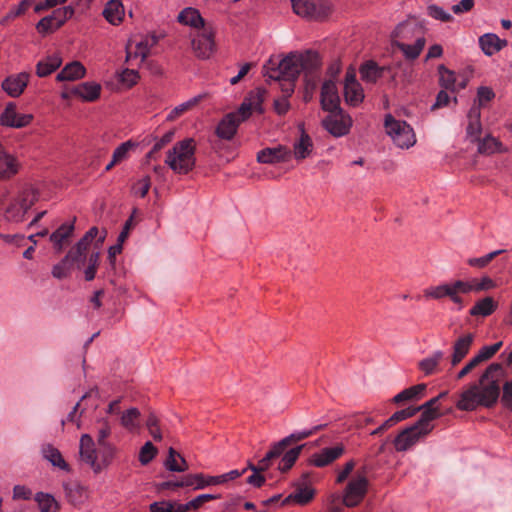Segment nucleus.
<instances>
[{"label": "nucleus", "instance_id": "nucleus-1", "mask_svg": "<svg viewBox=\"0 0 512 512\" xmlns=\"http://www.w3.org/2000/svg\"><path fill=\"white\" fill-rule=\"evenodd\" d=\"M321 61L319 55L313 51L304 53H290L280 61L270 58L264 65V75L270 80L279 82L283 96L274 101L277 114L285 115L290 104L288 98L293 94L295 81L301 72H304L307 88L315 89L319 78Z\"/></svg>", "mask_w": 512, "mask_h": 512}, {"label": "nucleus", "instance_id": "nucleus-2", "mask_svg": "<svg viewBox=\"0 0 512 512\" xmlns=\"http://www.w3.org/2000/svg\"><path fill=\"white\" fill-rule=\"evenodd\" d=\"M503 377V365L491 363L481 374L478 383H471L460 394L456 407L461 411H473L479 406H494L500 396V380Z\"/></svg>", "mask_w": 512, "mask_h": 512}, {"label": "nucleus", "instance_id": "nucleus-3", "mask_svg": "<svg viewBox=\"0 0 512 512\" xmlns=\"http://www.w3.org/2000/svg\"><path fill=\"white\" fill-rule=\"evenodd\" d=\"M116 452L117 448L112 443L96 445L89 434H83L80 438V458L94 473H100L106 469L112 463Z\"/></svg>", "mask_w": 512, "mask_h": 512}, {"label": "nucleus", "instance_id": "nucleus-4", "mask_svg": "<svg viewBox=\"0 0 512 512\" xmlns=\"http://www.w3.org/2000/svg\"><path fill=\"white\" fill-rule=\"evenodd\" d=\"M196 145L193 138H186L177 142L171 150L167 152L165 163L178 174H187L195 166Z\"/></svg>", "mask_w": 512, "mask_h": 512}, {"label": "nucleus", "instance_id": "nucleus-5", "mask_svg": "<svg viewBox=\"0 0 512 512\" xmlns=\"http://www.w3.org/2000/svg\"><path fill=\"white\" fill-rule=\"evenodd\" d=\"M293 11L304 18L321 21L332 12L329 0H292Z\"/></svg>", "mask_w": 512, "mask_h": 512}, {"label": "nucleus", "instance_id": "nucleus-6", "mask_svg": "<svg viewBox=\"0 0 512 512\" xmlns=\"http://www.w3.org/2000/svg\"><path fill=\"white\" fill-rule=\"evenodd\" d=\"M385 128L394 143L400 148H409L416 142L412 127L405 121L396 120L393 116L385 118Z\"/></svg>", "mask_w": 512, "mask_h": 512}, {"label": "nucleus", "instance_id": "nucleus-7", "mask_svg": "<svg viewBox=\"0 0 512 512\" xmlns=\"http://www.w3.org/2000/svg\"><path fill=\"white\" fill-rule=\"evenodd\" d=\"M433 429V425L420 424L418 420L415 424L401 431L394 440L397 451H406L416 444L420 438L428 435Z\"/></svg>", "mask_w": 512, "mask_h": 512}, {"label": "nucleus", "instance_id": "nucleus-8", "mask_svg": "<svg viewBox=\"0 0 512 512\" xmlns=\"http://www.w3.org/2000/svg\"><path fill=\"white\" fill-rule=\"evenodd\" d=\"M215 30L212 25L204 27L195 33L192 38L191 46L196 57L208 59L216 50Z\"/></svg>", "mask_w": 512, "mask_h": 512}, {"label": "nucleus", "instance_id": "nucleus-9", "mask_svg": "<svg viewBox=\"0 0 512 512\" xmlns=\"http://www.w3.org/2000/svg\"><path fill=\"white\" fill-rule=\"evenodd\" d=\"M368 480L364 475L358 474L352 478L345 489L343 502L347 507L357 506L365 497Z\"/></svg>", "mask_w": 512, "mask_h": 512}, {"label": "nucleus", "instance_id": "nucleus-10", "mask_svg": "<svg viewBox=\"0 0 512 512\" xmlns=\"http://www.w3.org/2000/svg\"><path fill=\"white\" fill-rule=\"evenodd\" d=\"M322 124L330 134L335 137H341L349 132L352 120L349 115L339 108L335 112H330V115L323 119Z\"/></svg>", "mask_w": 512, "mask_h": 512}, {"label": "nucleus", "instance_id": "nucleus-11", "mask_svg": "<svg viewBox=\"0 0 512 512\" xmlns=\"http://www.w3.org/2000/svg\"><path fill=\"white\" fill-rule=\"evenodd\" d=\"M424 26L416 19H409L400 23L392 33V45L394 40L408 43L418 38H425Z\"/></svg>", "mask_w": 512, "mask_h": 512}, {"label": "nucleus", "instance_id": "nucleus-12", "mask_svg": "<svg viewBox=\"0 0 512 512\" xmlns=\"http://www.w3.org/2000/svg\"><path fill=\"white\" fill-rule=\"evenodd\" d=\"M73 14L74 9L71 6L56 9L51 15L42 18L37 23L36 28L40 33L53 32L60 28Z\"/></svg>", "mask_w": 512, "mask_h": 512}, {"label": "nucleus", "instance_id": "nucleus-13", "mask_svg": "<svg viewBox=\"0 0 512 512\" xmlns=\"http://www.w3.org/2000/svg\"><path fill=\"white\" fill-rule=\"evenodd\" d=\"M266 95V89L260 87L249 92L248 95L243 100L242 104L240 105L239 109L237 110L238 113L241 115L240 120L248 119L252 112L263 113L264 110L262 104L265 100Z\"/></svg>", "mask_w": 512, "mask_h": 512}, {"label": "nucleus", "instance_id": "nucleus-14", "mask_svg": "<svg viewBox=\"0 0 512 512\" xmlns=\"http://www.w3.org/2000/svg\"><path fill=\"white\" fill-rule=\"evenodd\" d=\"M475 335L466 333L459 336L452 344L451 355L449 357L451 367L458 366L463 359L469 354L473 345Z\"/></svg>", "mask_w": 512, "mask_h": 512}, {"label": "nucleus", "instance_id": "nucleus-15", "mask_svg": "<svg viewBox=\"0 0 512 512\" xmlns=\"http://www.w3.org/2000/svg\"><path fill=\"white\" fill-rule=\"evenodd\" d=\"M33 120L32 114H20L16 111V104L9 102L0 116V122L3 126L12 128H23L28 126Z\"/></svg>", "mask_w": 512, "mask_h": 512}, {"label": "nucleus", "instance_id": "nucleus-16", "mask_svg": "<svg viewBox=\"0 0 512 512\" xmlns=\"http://www.w3.org/2000/svg\"><path fill=\"white\" fill-rule=\"evenodd\" d=\"M291 150L283 145L267 147L257 153V161L263 164H277L291 159Z\"/></svg>", "mask_w": 512, "mask_h": 512}, {"label": "nucleus", "instance_id": "nucleus-17", "mask_svg": "<svg viewBox=\"0 0 512 512\" xmlns=\"http://www.w3.org/2000/svg\"><path fill=\"white\" fill-rule=\"evenodd\" d=\"M321 106L328 112H335L340 108V97L338 89L333 79L324 81L321 87Z\"/></svg>", "mask_w": 512, "mask_h": 512}, {"label": "nucleus", "instance_id": "nucleus-18", "mask_svg": "<svg viewBox=\"0 0 512 512\" xmlns=\"http://www.w3.org/2000/svg\"><path fill=\"white\" fill-rule=\"evenodd\" d=\"M240 119L238 111L226 114L216 127V135L223 140L233 139L239 125L244 121Z\"/></svg>", "mask_w": 512, "mask_h": 512}, {"label": "nucleus", "instance_id": "nucleus-19", "mask_svg": "<svg viewBox=\"0 0 512 512\" xmlns=\"http://www.w3.org/2000/svg\"><path fill=\"white\" fill-rule=\"evenodd\" d=\"M344 97L345 101L352 105L357 106L364 99V92L361 84L356 80L353 72H347L344 83Z\"/></svg>", "mask_w": 512, "mask_h": 512}, {"label": "nucleus", "instance_id": "nucleus-20", "mask_svg": "<svg viewBox=\"0 0 512 512\" xmlns=\"http://www.w3.org/2000/svg\"><path fill=\"white\" fill-rule=\"evenodd\" d=\"M29 77L27 72L10 75L2 82V89L11 97H19L27 87Z\"/></svg>", "mask_w": 512, "mask_h": 512}, {"label": "nucleus", "instance_id": "nucleus-21", "mask_svg": "<svg viewBox=\"0 0 512 512\" xmlns=\"http://www.w3.org/2000/svg\"><path fill=\"white\" fill-rule=\"evenodd\" d=\"M345 448L342 444H338L335 447H329L322 449L319 453H315L312 456V463L316 467H325L344 454Z\"/></svg>", "mask_w": 512, "mask_h": 512}, {"label": "nucleus", "instance_id": "nucleus-22", "mask_svg": "<svg viewBox=\"0 0 512 512\" xmlns=\"http://www.w3.org/2000/svg\"><path fill=\"white\" fill-rule=\"evenodd\" d=\"M177 19L181 24L191 26L197 29V31L202 30L204 29V27H209L211 25L205 22V20L202 18L198 10L191 7L183 9L179 13Z\"/></svg>", "mask_w": 512, "mask_h": 512}, {"label": "nucleus", "instance_id": "nucleus-23", "mask_svg": "<svg viewBox=\"0 0 512 512\" xmlns=\"http://www.w3.org/2000/svg\"><path fill=\"white\" fill-rule=\"evenodd\" d=\"M479 45L485 55L491 56L505 47L507 41L500 39L496 34L487 33L479 38Z\"/></svg>", "mask_w": 512, "mask_h": 512}, {"label": "nucleus", "instance_id": "nucleus-24", "mask_svg": "<svg viewBox=\"0 0 512 512\" xmlns=\"http://www.w3.org/2000/svg\"><path fill=\"white\" fill-rule=\"evenodd\" d=\"M389 70V67L378 66L374 61H367L360 67V75L363 81L367 83H376L381 78L385 71Z\"/></svg>", "mask_w": 512, "mask_h": 512}, {"label": "nucleus", "instance_id": "nucleus-25", "mask_svg": "<svg viewBox=\"0 0 512 512\" xmlns=\"http://www.w3.org/2000/svg\"><path fill=\"white\" fill-rule=\"evenodd\" d=\"M425 44V38H418L414 41L413 44L394 40L393 46L397 47L404 54L406 59L414 60L421 54Z\"/></svg>", "mask_w": 512, "mask_h": 512}, {"label": "nucleus", "instance_id": "nucleus-26", "mask_svg": "<svg viewBox=\"0 0 512 512\" xmlns=\"http://www.w3.org/2000/svg\"><path fill=\"white\" fill-rule=\"evenodd\" d=\"M62 64V58L59 54L48 55L40 60L36 65V74L38 77H46L56 71Z\"/></svg>", "mask_w": 512, "mask_h": 512}, {"label": "nucleus", "instance_id": "nucleus-27", "mask_svg": "<svg viewBox=\"0 0 512 512\" xmlns=\"http://www.w3.org/2000/svg\"><path fill=\"white\" fill-rule=\"evenodd\" d=\"M444 352L436 350L418 363L419 369L425 375H432L439 371L440 362L444 359Z\"/></svg>", "mask_w": 512, "mask_h": 512}, {"label": "nucleus", "instance_id": "nucleus-28", "mask_svg": "<svg viewBox=\"0 0 512 512\" xmlns=\"http://www.w3.org/2000/svg\"><path fill=\"white\" fill-rule=\"evenodd\" d=\"M313 150V142L310 136L304 131H301V135L293 145V154L295 159L304 160L310 156Z\"/></svg>", "mask_w": 512, "mask_h": 512}, {"label": "nucleus", "instance_id": "nucleus-29", "mask_svg": "<svg viewBox=\"0 0 512 512\" xmlns=\"http://www.w3.org/2000/svg\"><path fill=\"white\" fill-rule=\"evenodd\" d=\"M73 231V223H64L51 234L50 241L54 244V248L57 253H60L63 250L66 241L70 238Z\"/></svg>", "mask_w": 512, "mask_h": 512}, {"label": "nucleus", "instance_id": "nucleus-30", "mask_svg": "<svg viewBox=\"0 0 512 512\" xmlns=\"http://www.w3.org/2000/svg\"><path fill=\"white\" fill-rule=\"evenodd\" d=\"M86 72L85 67L78 61H73L67 64L58 74L56 79L58 81H74L84 77Z\"/></svg>", "mask_w": 512, "mask_h": 512}, {"label": "nucleus", "instance_id": "nucleus-31", "mask_svg": "<svg viewBox=\"0 0 512 512\" xmlns=\"http://www.w3.org/2000/svg\"><path fill=\"white\" fill-rule=\"evenodd\" d=\"M18 171L16 159L8 154L0 144V178H10Z\"/></svg>", "mask_w": 512, "mask_h": 512}, {"label": "nucleus", "instance_id": "nucleus-32", "mask_svg": "<svg viewBox=\"0 0 512 512\" xmlns=\"http://www.w3.org/2000/svg\"><path fill=\"white\" fill-rule=\"evenodd\" d=\"M101 86L93 82H85L76 86L72 93L86 101H94L100 96Z\"/></svg>", "mask_w": 512, "mask_h": 512}, {"label": "nucleus", "instance_id": "nucleus-33", "mask_svg": "<svg viewBox=\"0 0 512 512\" xmlns=\"http://www.w3.org/2000/svg\"><path fill=\"white\" fill-rule=\"evenodd\" d=\"M103 15L109 23L118 25L124 16V7L119 0H110L103 11Z\"/></svg>", "mask_w": 512, "mask_h": 512}, {"label": "nucleus", "instance_id": "nucleus-34", "mask_svg": "<svg viewBox=\"0 0 512 512\" xmlns=\"http://www.w3.org/2000/svg\"><path fill=\"white\" fill-rule=\"evenodd\" d=\"M426 388L427 385L424 383L406 388L397 395H395L392 399V402L395 404H400L406 401L419 399L425 392Z\"/></svg>", "mask_w": 512, "mask_h": 512}, {"label": "nucleus", "instance_id": "nucleus-35", "mask_svg": "<svg viewBox=\"0 0 512 512\" xmlns=\"http://www.w3.org/2000/svg\"><path fill=\"white\" fill-rule=\"evenodd\" d=\"M437 403L438 400L436 397H434L425 402L423 405L419 406V409L422 410V414L419 418L420 424L424 422L426 425H432L431 422L438 419L442 415L439 411V408L436 407Z\"/></svg>", "mask_w": 512, "mask_h": 512}, {"label": "nucleus", "instance_id": "nucleus-36", "mask_svg": "<svg viewBox=\"0 0 512 512\" xmlns=\"http://www.w3.org/2000/svg\"><path fill=\"white\" fill-rule=\"evenodd\" d=\"M41 451L43 457L47 459L53 466H56L65 471L69 470V465L63 459L60 451L53 447L51 444L43 445Z\"/></svg>", "mask_w": 512, "mask_h": 512}, {"label": "nucleus", "instance_id": "nucleus-37", "mask_svg": "<svg viewBox=\"0 0 512 512\" xmlns=\"http://www.w3.org/2000/svg\"><path fill=\"white\" fill-rule=\"evenodd\" d=\"M164 464L169 471L173 472H184L189 468L187 461L172 447L169 448Z\"/></svg>", "mask_w": 512, "mask_h": 512}, {"label": "nucleus", "instance_id": "nucleus-38", "mask_svg": "<svg viewBox=\"0 0 512 512\" xmlns=\"http://www.w3.org/2000/svg\"><path fill=\"white\" fill-rule=\"evenodd\" d=\"M140 416V411L137 408H129L121 413L120 423L128 431L134 432L140 427Z\"/></svg>", "mask_w": 512, "mask_h": 512}, {"label": "nucleus", "instance_id": "nucleus-39", "mask_svg": "<svg viewBox=\"0 0 512 512\" xmlns=\"http://www.w3.org/2000/svg\"><path fill=\"white\" fill-rule=\"evenodd\" d=\"M480 109L478 106L473 105L468 112V126H467V134L470 137H475V140H479V135L481 133V123H480Z\"/></svg>", "mask_w": 512, "mask_h": 512}, {"label": "nucleus", "instance_id": "nucleus-40", "mask_svg": "<svg viewBox=\"0 0 512 512\" xmlns=\"http://www.w3.org/2000/svg\"><path fill=\"white\" fill-rule=\"evenodd\" d=\"M88 247L85 246L82 242L78 241L74 247H72L65 258L70 262L73 266L74 264L80 269L85 262L86 252Z\"/></svg>", "mask_w": 512, "mask_h": 512}, {"label": "nucleus", "instance_id": "nucleus-41", "mask_svg": "<svg viewBox=\"0 0 512 512\" xmlns=\"http://www.w3.org/2000/svg\"><path fill=\"white\" fill-rule=\"evenodd\" d=\"M439 72V83L441 87H443L446 90H450L451 92H457V77L455 73L446 68L444 65H440L438 67Z\"/></svg>", "mask_w": 512, "mask_h": 512}, {"label": "nucleus", "instance_id": "nucleus-42", "mask_svg": "<svg viewBox=\"0 0 512 512\" xmlns=\"http://www.w3.org/2000/svg\"><path fill=\"white\" fill-rule=\"evenodd\" d=\"M497 307V304L491 297H485L478 301L470 310L472 316H489Z\"/></svg>", "mask_w": 512, "mask_h": 512}, {"label": "nucleus", "instance_id": "nucleus-43", "mask_svg": "<svg viewBox=\"0 0 512 512\" xmlns=\"http://www.w3.org/2000/svg\"><path fill=\"white\" fill-rule=\"evenodd\" d=\"M471 292V287L468 285V282L457 280L452 282V290L449 298L452 302L459 305V308L463 307V299L459 296V294H467Z\"/></svg>", "mask_w": 512, "mask_h": 512}, {"label": "nucleus", "instance_id": "nucleus-44", "mask_svg": "<svg viewBox=\"0 0 512 512\" xmlns=\"http://www.w3.org/2000/svg\"><path fill=\"white\" fill-rule=\"evenodd\" d=\"M202 99L201 95H198L196 97H193L192 99L176 106L174 109L170 111V113L167 115L168 121H174L184 113L188 112L192 108H194Z\"/></svg>", "mask_w": 512, "mask_h": 512}, {"label": "nucleus", "instance_id": "nucleus-45", "mask_svg": "<svg viewBox=\"0 0 512 512\" xmlns=\"http://www.w3.org/2000/svg\"><path fill=\"white\" fill-rule=\"evenodd\" d=\"M41 512H55L59 509V504L50 494L39 492L35 496Z\"/></svg>", "mask_w": 512, "mask_h": 512}, {"label": "nucleus", "instance_id": "nucleus-46", "mask_svg": "<svg viewBox=\"0 0 512 512\" xmlns=\"http://www.w3.org/2000/svg\"><path fill=\"white\" fill-rule=\"evenodd\" d=\"M303 448H304V444L294 447V448L290 449L289 451H287L281 459V462L279 464V469L282 472H286L289 469H291V467L294 465V463L298 459Z\"/></svg>", "mask_w": 512, "mask_h": 512}, {"label": "nucleus", "instance_id": "nucleus-47", "mask_svg": "<svg viewBox=\"0 0 512 512\" xmlns=\"http://www.w3.org/2000/svg\"><path fill=\"white\" fill-rule=\"evenodd\" d=\"M313 495H314V493L311 489L299 488L298 490L295 491V493H292L289 496H287L283 500L282 504L286 505V504H289L290 502H296L298 504H306L312 500Z\"/></svg>", "mask_w": 512, "mask_h": 512}, {"label": "nucleus", "instance_id": "nucleus-48", "mask_svg": "<svg viewBox=\"0 0 512 512\" xmlns=\"http://www.w3.org/2000/svg\"><path fill=\"white\" fill-rule=\"evenodd\" d=\"M158 42V37L155 35H148L140 42L136 44L135 56L141 57V62H143L147 56L149 55V50L151 47L156 45Z\"/></svg>", "mask_w": 512, "mask_h": 512}, {"label": "nucleus", "instance_id": "nucleus-49", "mask_svg": "<svg viewBox=\"0 0 512 512\" xmlns=\"http://www.w3.org/2000/svg\"><path fill=\"white\" fill-rule=\"evenodd\" d=\"M18 204L23 208L25 213L38 201V194L34 189L23 190L17 199Z\"/></svg>", "mask_w": 512, "mask_h": 512}, {"label": "nucleus", "instance_id": "nucleus-50", "mask_svg": "<svg viewBox=\"0 0 512 512\" xmlns=\"http://www.w3.org/2000/svg\"><path fill=\"white\" fill-rule=\"evenodd\" d=\"M452 283L441 284L438 286L429 287L424 290L426 298L442 299L451 295Z\"/></svg>", "mask_w": 512, "mask_h": 512}, {"label": "nucleus", "instance_id": "nucleus-51", "mask_svg": "<svg viewBox=\"0 0 512 512\" xmlns=\"http://www.w3.org/2000/svg\"><path fill=\"white\" fill-rule=\"evenodd\" d=\"M217 495L201 494L186 504H179L180 511L187 512L189 510H197L206 502L217 499Z\"/></svg>", "mask_w": 512, "mask_h": 512}, {"label": "nucleus", "instance_id": "nucleus-52", "mask_svg": "<svg viewBox=\"0 0 512 512\" xmlns=\"http://www.w3.org/2000/svg\"><path fill=\"white\" fill-rule=\"evenodd\" d=\"M500 143L491 136H486L478 140V152L480 154L490 155L499 150Z\"/></svg>", "mask_w": 512, "mask_h": 512}, {"label": "nucleus", "instance_id": "nucleus-53", "mask_svg": "<svg viewBox=\"0 0 512 512\" xmlns=\"http://www.w3.org/2000/svg\"><path fill=\"white\" fill-rule=\"evenodd\" d=\"M137 147V143L128 140L121 145H119L113 152L112 158L114 159V163H121L122 161L128 158L129 152Z\"/></svg>", "mask_w": 512, "mask_h": 512}, {"label": "nucleus", "instance_id": "nucleus-54", "mask_svg": "<svg viewBox=\"0 0 512 512\" xmlns=\"http://www.w3.org/2000/svg\"><path fill=\"white\" fill-rule=\"evenodd\" d=\"M100 253L98 251H93L88 256V265L84 270L85 280L92 281L95 278L97 268L99 266Z\"/></svg>", "mask_w": 512, "mask_h": 512}, {"label": "nucleus", "instance_id": "nucleus-55", "mask_svg": "<svg viewBox=\"0 0 512 512\" xmlns=\"http://www.w3.org/2000/svg\"><path fill=\"white\" fill-rule=\"evenodd\" d=\"M505 252V250L503 249H500V250H495V251H492L482 257H478V258H470L468 259L467 263L472 266V267H477V268H484L486 267L492 260H494L497 256L503 254Z\"/></svg>", "mask_w": 512, "mask_h": 512}, {"label": "nucleus", "instance_id": "nucleus-56", "mask_svg": "<svg viewBox=\"0 0 512 512\" xmlns=\"http://www.w3.org/2000/svg\"><path fill=\"white\" fill-rule=\"evenodd\" d=\"M503 346L502 341H498L492 345H485L479 349V351L476 353L482 363H485L492 359L495 354L501 349Z\"/></svg>", "mask_w": 512, "mask_h": 512}, {"label": "nucleus", "instance_id": "nucleus-57", "mask_svg": "<svg viewBox=\"0 0 512 512\" xmlns=\"http://www.w3.org/2000/svg\"><path fill=\"white\" fill-rule=\"evenodd\" d=\"M25 211L18 204L16 200H14L6 209V219L12 222H22L25 217Z\"/></svg>", "mask_w": 512, "mask_h": 512}, {"label": "nucleus", "instance_id": "nucleus-58", "mask_svg": "<svg viewBox=\"0 0 512 512\" xmlns=\"http://www.w3.org/2000/svg\"><path fill=\"white\" fill-rule=\"evenodd\" d=\"M179 504L171 501H159L150 504L149 509L150 512H183L180 511Z\"/></svg>", "mask_w": 512, "mask_h": 512}, {"label": "nucleus", "instance_id": "nucleus-59", "mask_svg": "<svg viewBox=\"0 0 512 512\" xmlns=\"http://www.w3.org/2000/svg\"><path fill=\"white\" fill-rule=\"evenodd\" d=\"M427 14L436 19L440 20L442 22H451L453 21V16L446 12L442 7L437 6L435 4L429 5L427 7Z\"/></svg>", "mask_w": 512, "mask_h": 512}, {"label": "nucleus", "instance_id": "nucleus-60", "mask_svg": "<svg viewBox=\"0 0 512 512\" xmlns=\"http://www.w3.org/2000/svg\"><path fill=\"white\" fill-rule=\"evenodd\" d=\"M146 427L155 441H160L162 439L159 419L154 413L149 414L146 420Z\"/></svg>", "mask_w": 512, "mask_h": 512}, {"label": "nucleus", "instance_id": "nucleus-61", "mask_svg": "<svg viewBox=\"0 0 512 512\" xmlns=\"http://www.w3.org/2000/svg\"><path fill=\"white\" fill-rule=\"evenodd\" d=\"M482 361L478 357L477 354H475L464 366L463 368L457 373L456 379L461 380L465 378L467 375H469L471 372H473L477 367L482 365Z\"/></svg>", "mask_w": 512, "mask_h": 512}, {"label": "nucleus", "instance_id": "nucleus-62", "mask_svg": "<svg viewBox=\"0 0 512 512\" xmlns=\"http://www.w3.org/2000/svg\"><path fill=\"white\" fill-rule=\"evenodd\" d=\"M157 449L151 442H146L139 453V461L142 465H147L156 455Z\"/></svg>", "mask_w": 512, "mask_h": 512}, {"label": "nucleus", "instance_id": "nucleus-63", "mask_svg": "<svg viewBox=\"0 0 512 512\" xmlns=\"http://www.w3.org/2000/svg\"><path fill=\"white\" fill-rule=\"evenodd\" d=\"M73 266L64 257L58 264L54 265L52 269V275L57 279H63L68 276Z\"/></svg>", "mask_w": 512, "mask_h": 512}, {"label": "nucleus", "instance_id": "nucleus-64", "mask_svg": "<svg viewBox=\"0 0 512 512\" xmlns=\"http://www.w3.org/2000/svg\"><path fill=\"white\" fill-rule=\"evenodd\" d=\"M495 97L494 91L487 86H481L477 90V101L478 103H474V105L478 106L479 108L481 106H485L487 102H490Z\"/></svg>", "mask_w": 512, "mask_h": 512}]
</instances>
